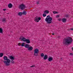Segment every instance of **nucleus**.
<instances>
[{
	"label": "nucleus",
	"instance_id": "nucleus-34",
	"mask_svg": "<svg viewBox=\"0 0 73 73\" xmlns=\"http://www.w3.org/2000/svg\"><path fill=\"white\" fill-rule=\"evenodd\" d=\"M54 35V33H52V35Z\"/></svg>",
	"mask_w": 73,
	"mask_h": 73
},
{
	"label": "nucleus",
	"instance_id": "nucleus-14",
	"mask_svg": "<svg viewBox=\"0 0 73 73\" xmlns=\"http://www.w3.org/2000/svg\"><path fill=\"white\" fill-rule=\"evenodd\" d=\"M44 13H45L46 14H48V13H49V12L48 10H46L44 11Z\"/></svg>",
	"mask_w": 73,
	"mask_h": 73
},
{
	"label": "nucleus",
	"instance_id": "nucleus-7",
	"mask_svg": "<svg viewBox=\"0 0 73 73\" xmlns=\"http://www.w3.org/2000/svg\"><path fill=\"white\" fill-rule=\"evenodd\" d=\"M41 17H35L34 19V21L35 22L38 23V22L40 21L41 20Z\"/></svg>",
	"mask_w": 73,
	"mask_h": 73
},
{
	"label": "nucleus",
	"instance_id": "nucleus-21",
	"mask_svg": "<svg viewBox=\"0 0 73 73\" xmlns=\"http://www.w3.org/2000/svg\"><path fill=\"white\" fill-rule=\"evenodd\" d=\"M22 46H25V44H24V43L23 42L21 45Z\"/></svg>",
	"mask_w": 73,
	"mask_h": 73
},
{
	"label": "nucleus",
	"instance_id": "nucleus-3",
	"mask_svg": "<svg viewBox=\"0 0 73 73\" xmlns=\"http://www.w3.org/2000/svg\"><path fill=\"white\" fill-rule=\"evenodd\" d=\"M52 18L50 17V16L48 15L47 16V17L45 19V21L47 24H51L52 23Z\"/></svg>",
	"mask_w": 73,
	"mask_h": 73
},
{
	"label": "nucleus",
	"instance_id": "nucleus-33",
	"mask_svg": "<svg viewBox=\"0 0 73 73\" xmlns=\"http://www.w3.org/2000/svg\"><path fill=\"white\" fill-rule=\"evenodd\" d=\"M70 54V55H73V54L72 53H71Z\"/></svg>",
	"mask_w": 73,
	"mask_h": 73
},
{
	"label": "nucleus",
	"instance_id": "nucleus-16",
	"mask_svg": "<svg viewBox=\"0 0 73 73\" xmlns=\"http://www.w3.org/2000/svg\"><path fill=\"white\" fill-rule=\"evenodd\" d=\"M3 29L0 28V33H3Z\"/></svg>",
	"mask_w": 73,
	"mask_h": 73
},
{
	"label": "nucleus",
	"instance_id": "nucleus-20",
	"mask_svg": "<svg viewBox=\"0 0 73 73\" xmlns=\"http://www.w3.org/2000/svg\"><path fill=\"white\" fill-rule=\"evenodd\" d=\"M53 13H54V14H56V13H58V12H56L55 11H53Z\"/></svg>",
	"mask_w": 73,
	"mask_h": 73
},
{
	"label": "nucleus",
	"instance_id": "nucleus-8",
	"mask_svg": "<svg viewBox=\"0 0 73 73\" xmlns=\"http://www.w3.org/2000/svg\"><path fill=\"white\" fill-rule=\"evenodd\" d=\"M8 7L9 8H12V7H13V5H12V4L11 3H10L8 5Z\"/></svg>",
	"mask_w": 73,
	"mask_h": 73
},
{
	"label": "nucleus",
	"instance_id": "nucleus-23",
	"mask_svg": "<svg viewBox=\"0 0 73 73\" xmlns=\"http://www.w3.org/2000/svg\"><path fill=\"white\" fill-rule=\"evenodd\" d=\"M46 16V14L45 13H44L43 14V17H45Z\"/></svg>",
	"mask_w": 73,
	"mask_h": 73
},
{
	"label": "nucleus",
	"instance_id": "nucleus-30",
	"mask_svg": "<svg viewBox=\"0 0 73 73\" xmlns=\"http://www.w3.org/2000/svg\"><path fill=\"white\" fill-rule=\"evenodd\" d=\"M18 45H19V46H20V45H21L20 44V43H19L18 44Z\"/></svg>",
	"mask_w": 73,
	"mask_h": 73
},
{
	"label": "nucleus",
	"instance_id": "nucleus-29",
	"mask_svg": "<svg viewBox=\"0 0 73 73\" xmlns=\"http://www.w3.org/2000/svg\"><path fill=\"white\" fill-rule=\"evenodd\" d=\"M35 66H30V68H32L33 67H34Z\"/></svg>",
	"mask_w": 73,
	"mask_h": 73
},
{
	"label": "nucleus",
	"instance_id": "nucleus-26",
	"mask_svg": "<svg viewBox=\"0 0 73 73\" xmlns=\"http://www.w3.org/2000/svg\"><path fill=\"white\" fill-rule=\"evenodd\" d=\"M60 17L59 15H57L56 16V18H58Z\"/></svg>",
	"mask_w": 73,
	"mask_h": 73
},
{
	"label": "nucleus",
	"instance_id": "nucleus-6",
	"mask_svg": "<svg viewBox=\"0 0 73 73\" xmlns=\"http://www.w3.org/2000/svg\"><path fill=\"white\" fill-rule=\"evenodd\" d=\"M19 7L20 9H21V10H23L25 9V5L23 4H21L19 6Z\"/></svg>",
	"mask_w": 73,
	"mask_h": 73
},
{
	"label": "nucleus",
	"instance_id": "nucleus-10",
	"mask_svg": "<svg viewBox=\"0 0 73 73\" xmlns=\"http://www.w3.org/2000/svg\"><path fill=\"white\" fill-rule=\"evenodd\" d=\"M30 46V45L29 44H27L25 45V48H29Z\"/></svg>",
	"mask_w": 73,
	"mask_h": 73
},
{
	"label": "nucleus",
	"instance_id": "nucleus-15",
	"mask_svg": "<svg viewBox=\"0 0 73 73\" xmlns=\"http://www.w3.org/2000/svg\"><path fill=\"white\" fill-rule=\"evenodd\" d=\"M48 57V56L46 55L44 56V60H46L47 59V58Z\"/></svg>",
	"mask_w": 73,
	"mask_h": 73
},
{
	"label": "nucleus",
	"instance_id": "nucleus-17",
	"mask_svg": "<svg viewBox=\"0 0 73 73\" xmlns=\"http://www.w3.org/2000/svg\"><path fill=\"white\" fill-rule=\"evenodd\" d=\"M4 54L2 53H0V57H2L3 56Z\"/></svg>",
	"mask_w": 73,
	"mask_h": 73
},
{
	"label": "nucleus",
	"instance_id": "nucleus-27",
	"mask_svg": "<svg viewBox=\"0 0 73 73\" xmlns=\"http://www.w3.org/2000/svg\"><path fill=\"white\" fill-rule=\"evenodd\" d=\"M3 11H6V9H3Z\"/></svg>",
	"mask_w": 73,
	"mask_h": 73
},
{
	"label": "nucleus",
	"instance_id": "nucleus-31",
	"mask_svg": "<svg viewBox=\"0 0 73 73\" xmlns=\"http://www.w3.org/2000/svg\"><path fill=\"white\" fill-rule=\"evenodd\" d=\"M58 21H61V19H58Z\"/></svg>",
	"mask_w": 73,
	"mask_h": 73
},
{
	"label": "nucleus",
	"instance_id": "nucleus-13",
	"mask_svg": "<svg viewBox=\"0 0 73 73\" xmlns=\"http://www.w3.org/2000/svg\"><path fill=\"white\" fill-rule=\"evenodd\" d=\"M66 19L63 18L62 19V21L63 22V23H65L66 22Z\"/></svg>",
	"mask_w": 73,
	"mask_h": 73
},
{
	"label": "nucleus",
	"instance_id": "nucleus-25",
	"mask_svg": "<svg viewBox=\"0 0 73 73\" xmlns=\"http://www.w3.org/2000/svg\"><path fill=\"white\" fill-rule=\"evenodd\" d=\"M2 21L3 22H5V19H3L2 20Z\"/></svg>",
	"mask_w": 73,
	"mask_h": 73
},
{
	"label": "nucleus",
	"instance_id": "nucleus-9",
	"mask_svg": "<svg viewBox=\"0 0 73 73\" xmlns=\"http://www.w3.org/2000/svg\"><path fill=\"white\" fill-rule=\"evenodd\" d=\"M9 58L10 60H14V57L12 56H9Z\"/></svg>",
	"mask_w": 73,
	"mask_h": 73
},
{
	"label": "nucleus",
	"instance_id": "nucleus-35",
	"mask_svg": "<svg viewBox=\"0 0 73 73\" xmlns=\"http://www.w3.org/2000/svg\"><path fill=\"white\" fill-rule=\"evenodd\" d=\"M72 49L73 50V47L72 48Z\"/></svg>",
	"mask_w": 73,
	"mask_h": 73
},
{
	"label": "nucleus",
	"instance_id": "nucleus-2",
	"mask_svg": "<svg viewBox=\"0 0 73 73\" xmlns=\"http://www.w3.org/2000/svg\"><path fill=\"white\" fill-rule=\"evenodd\" d=\"M73 41L72 38L71 37H68L67 38L64 40V41H63V43L65 45H68L72 43Z\"/></svg>",
	"mask_w": 73,
	"mask_h": 73
},
{
	"label": "nucleus",
	"instance_id": "nucleus-28",
	"mask_svg": "<svg viewBox=\"0 0 73 73\" xmlns=\"http://www.w3.org/2000/svg\"><path fill=\"white\" fill-rule=\"evenodd\" d=\"M68 16H69V15H66V17H68Z\"/></svg>",
	"mask_w": 73,
	"mask_h": 73
},
{
	"label": "nucleus",
	"instance_id": "nucleus-1",
	"mask_svg": "<svg viewBox=\"0 0 73 73\" xmlns=\"http://www.w3.org/2000/svg\"><path fill=\"white\" fill-rule=\"evenodd\" d=\"M3 59L5 60L3 61V62L6 66H9L10 65V62H11V60L9 59H8V57L5 56L3 57Z\"/></svg>",
	"mask_w": 73,
	"mask_h": 73
},
{
	"label": "nucleus",
	"instance_id": "nucleus-12",
	"mask_svg": "<svg viewBox=\"0 0 73 73\" xmlns=\"http://www.w3.org/2000/svg\"><path fill=\"white\" fill-rule=\"evenodd\" d=\"M32 49H33V47L31 46L29 47L28 48V50H32Z\"/></svg>",
	"mask_w": 73,
	"mask_h": 73
},
{
	"label": "nucleus",
	"instance_id": "nucleus-18",
	"mask_svg": "<svg viewBox=\"0 0 73 73\" xmlns=\"http://www.w3.org/2000/svg\"><path fill=\"white\" fill-rule=\"evenodd\" d=\"M18 15L19 16H21L23 15V13L22 12H20L18 13Z\"/></svg>",
	"mask_w": 73,
	"mask_h": 73
},
{
	"label": "nucleus",
	"instance_id": "nucleus-19",
	"mask_svg": "<svg viewBox=\"0 0 73 73\" xmlns=\"http://www.w3.org/2000/svg\"><path fill=\"white\" fill-rule=\"evenodd\" d=\"M23 15H26L27 14V12L25 11H23Z\"/></svg>",
	"mask_w": 73,
	"mask_h": 73
},
{
	"label": "nucleus",
	"instance_id": "nucleus-5",
	"mask_svg": "<svg viewBox=\"0 0 73 73\" xmlns=\"http://www.w3.org/2000/svg\"><path fill=\"white\" fill-rule=\"evenodd\" d=\"M38 52L39 50L38 49L36 48L34 50V55L35 56H38Z\"/></svg>",
	"mask_w": 73,
	"mask_h": 73
},
{
	"label": "nucleus",
	"instance_id": "nucleus-22",
	"mask_svg": "<svg viewBox=\"0 0 73 73\" xmlns=\"http://www.w3.org/2000/svg\"><path fill=\"white\" fill-rule=\"evenodd\" d=\"M40 56H41V57H44V54L43 53L41 54Z\"/></svg>",
	"mask_w": 73,
	"mask_h": 73
},
{
	"label": "nucleus",
	"instance_id": "nucleus-32",
	"mask_svg": "<svg viewBox=\"0 0 73 73\" xmlns=\"http://www.w3.org/2000/svg\"><path fill=\"white\" fill-rule=\"evenodd\" d=\"M71 30L72 31H73V28H72L71 29Z\"/></svg>",
	"mask_w": 73,
	"mask_h": 73
},
{
	"label": "nucleus",
	"instance_id": "nucleus-4",
	"mask_svg": "<svg viewBox=\"0 0 73 73\" xmlns=\"http://www.w3.org/2000/svg\"><path fill=\"white\" fill-rule=\"evenodd\" d=\"M21 41H23L24 42H25L27 44H29L31 42V41L29 40V39H26L23 36H21V38H19L20 40H21Z\"/></svg>",
	"mask_w": 73,
	"mask_h": 73
},
{
	"label": "nucleus",
	"instance_id": "nucleus-24",
	"mask_svg": "<svg viewBox=\"0 0 73 73\" xmlns=\"http://www.w3.org/2000/svg\"><path fill=\"white\" fill-rule=\"evenodd\" d=\"M12 64H15V62L13 61V60H11V61Z\"/></svg>",
	"mask_w": 73,
	"mask_h": 73
},
{
	"label": "nucleus",
	"instance_id": "nucleus-11",
	"mask_svg": "<svg viewBox=\"0 0 73 73\" xmlns=\"http://www.w3.org/2000/svg\"><path fill=\"white\" fill-rule=\"evenodd\" d=\"M48 61H51L53 60V58L51 57H50L48 59Z\"/></svg>",
	"mask_w": 73,
	"mask_h": 73
}]
</instances>
